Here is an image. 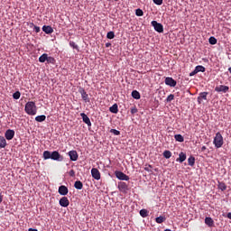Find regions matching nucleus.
<instances>
[{"label": "nucleus", "instance_id": "a211bd4d", "mask_svg": "<svg viewBox=\"0 0 231 231\" xmlns=\"http://www.w3.org/2000/svg\"><path fill=\"white\" fill-rule=\"evenodd\" d=\"M185 160H187V154L183 152H181L179 154V158L176 160V162H180V163H183V162H185Z\"/></svg>", "mask_w": 231, "mask_h": 231}, {"label": "nucleus", "instance_id": "4c0bfd02", "mask_svg": "<svg viewBox=\"0 0 231 231\" xmlns=\"http://www.w3.org/2000/svg\"><path fill=\"white\" fill-rule=\"evenodd\" d=\"M152 165L151 164H148V165H145L144 167V171H146V172H152Z\"/></svg>", "mask_w": 231, "mask_h": 231}, {"label": "nucleus", "instance_id": "bb28decb", "mask_svg": "<svg viewBox=\"0 0 231 231\" xmlns=\"http://www.w3.org/2000/svg\"><path fill=\"white\" fill-rule=\"evenodd\" d=\"M195 69L197 70L198 73L201 72V73H205L206 69L205 67L201 66V65H198Z\"/></svg>", "mask_w": 231, "mask_h": 231}, {"label": "nucleus", "instance_id": "7ed1b4c3", "mask_svg": "<svg viewBox=\"0 0 231 231\" xmlns=\"http://www.w3.org/2000/svg\"><path fill=\"white\" fill-rule=\"evenodd\" d=\"M118 190L123 194H127L129 192V184H126L124 181H120L117 184Z\"/></svg>", "mask_w": 231, "mask_h": 231}, {"label": "nucleus", "instance_id": "20e7f679", "mask_svg": "<svg viewBox=\"0 0 231 231\" xmlns=\"http://www.w3.org/2000/svg\"><path fill=\"white\" fill-rule=\"evenodd\" d=\"M115 174L117 180H121L122 181H129V176H127L125 173L116 171Z\"/></svg>", "mask_w": 231, "mask_h": 231}, {"label": "nucleus", "instance_id": "58836bf2", "mask_svg": "<svg viewBox=\"0 0 231 231\" xmlns=\"http://www.w3.org/2000/svg\"><path fill=\"white\" fill-rule=\"evenodd\" d=\"M173 99H174V94H170L166 98V102H172Z\"/></svg>", "mask_w": 231, "mask_h": 231}, {"label": "nucleus", "instance_id": "412c9836", "mask_svg": "<svg viewBox=\"0 0 231 231\" xmlns=\"http://www.w3.org/2000/svg\"><path fill=\"white\" fill-rule=\"evenodd\" d=\"M110 113H114V115H116L118 113V105L114 104L112 106L109 107Z\"/></svg>", "mask_w": 231, "mask_h": 231}, {"label": "nucleus", "instance_id": "cd10ccee", "mask_svg": "<svg viewBox=\"0 0 231 231\" xmlns=\"http://www.w3.org/2000/svg\"><path fill=\"white\" fill-rule=\"evenodd\" d=\"M174 138L176 140V142H185V139L183 138V135L181 134H175Z\"/></svg>", "mask_w": 231, "mask_h": 231}, {"label": "nucleus", "instance_id": "a878e982", "mask_svg": "<svg viewBox=\"0 0 231 231\" xmlns=\"http://www.w3.org/2000/svg\"><path fill=\"white\" fill-rule=\"evenodd\" d=\"M162 156H164L166 158V160H169V158H171V156H172V152H171V151H169V150H165L162 153Z\"/></svg>", "mask_w": 231, "mask_h": 231}, {"label": "nucleus", "instance_id": "4468645a", "mask_svg": "<svg viewBox=\"0 0 231 231\" xmlns=\"http://www.w3.org/2000/svg\"><path fill=\"white\" fill-rule=\"evenodd\" d=\"M80 116L84 122V124H87V125L88 127H91V120L89 119V117L88 116V115L84 114V113H81L80 114Z\"/></svg>", "mask_w": 231, "mask_h": 231}, {"label": "nucleus", "instance_id": "3c124183", "mask_svg": "<svg viewBox=\"0 0 231 231\" xmlns=\"http://www.w3.org/2000/svg\"><path fill=\"white\" fill-rule=\"evenodd\" d=\"M110 46H111V43H110V42L106 43V48H109Z\"/></svg>", "mask_w": 231, "mask_h": 231}, {"label": "nucleus", "instance_id": "423d86ee", "mask_svg": "<svg viewBox=\"0 0 231 231\" xmlns=\"http://www.w3.org/2000/svg\"><path fill=\"white\" fill-rule=\"evenodd\" d=\"M79 93H80L81 98L82 100H84V102L86 103L90 102L89 96L88 95V92H86V89H84L83 88H80L79 89Z\"/></svg>", "mask_w": 231, "mask_h": 231}, {"label": "nucleus", "instance_id": "a18cd8bd", "mask_svg": "<svg viewBox=\"0 0 231 231\" xmlns=\"http://www.w3.org/2000/svg\"><path fill=\"white\" fill-rule=\"evenodd\" d=\"M33 30L36 33H39V32H41V27L34 25Z\"/></svg>", "mask_w": 231, "mask_h": 231}, {"label": "nucleus", "instance_id": "09e8293b", "mask_svg": "<svg viewBox=\"0 0 231 231\" xmlns=\"http://www.w3.org/2000/svg\"><path fill=\"white\" fill-rule=\"evenodd\" d=\"M205 151H207V146H202V147H201V152H205Z\"/></svg>", "mask_w": 231, "mask_h": 231}, {"label": "nucleus", "instance_id": "39448f33", "mask_svg": "<svg viewBox=\"0 0 231 231\" xmlns=\"http://www.w3.org/2000/svg\"><path fill=\"white\" fill-rule=\"evenodd\" d=\"M152 26H153L155 32L158 33H163V25L156 21H152Z\"/></svg>", "mask_w": 231, "mask_h": 231}, {"label": "nucleus", "instance_id": "7c9ffc66", "mask_svg": "<svg viewBox=\"0 0 231 231\" xmlns=\"http://www.w3.org/2000/svg\"><path fill=\"white\" fill-rule=\"evenodd\" d=\"M140 216L142 217H147V216H149V211H147V209H141Z\"/></svg>", "mask_w": 231, "mask_h": 231}, {"label": "nucleus", "instance_id": "1a4fd4ad", "mask_svg": "<svg viewBox=\"0 0 231 231\" xmlns=\"http://www.w3.org/2000/svg\"><path fill=\"white\" fill-rule=\"evenodd\" d=\"M51 160H54L56 162H62L63 157L62 155H60V153H59V152L54 151L51 152Z\"/></svg>", "mask_w": 231, "mask_h": 231}, {"label": "nucleus", "instance_id": "c9c22d12", "mask_svg": "<svg viewBox=\"0 0 231 231\" xmlns=\"http://www.w3.org/2000/svg\"><path fill=\"white\" fill-rule=\"evenodd\" d=\"M209 44H212V45L217 44V40L214 36H211L209 38Z\"/></svg>", "mask_w": 231, "mask_h": 231}, {"label": "nucleus", "instance_id": "c03bdc74", "mask_svg": "<svg viewBox=\"0 0 231 231\" xmlns=\"http://www.w3.org/2000/svg\"><path fill=\"white\" fill-rule=\"evenodd\" d=\"M69 45L74 48V50H77L79 48V45L76 44L74 42H70Z\"/></svg>", "mask_w": 231, "mask_h": 231}, {"label": "nucleus", "instance_id": "ea45409f", "mask_svg": "<svg viewBox=\"0 0 231 231\" xmlns=\"http://www.w3.org/2000/svg\"><path fill=\"white\" fill-rule=\"evenodd\" d=\"M130 113H131V115H136V113H138V108H136V106H133L130 109Z\"/></svg>", "mask_w": 231, "mask_h": 231}, {"label": "nucleus", "instance_id": "f3484780", "mask_svg": "<svg viewBox=\"0 0 231 231\" xmlns=\"http://www.w3.org/2000/svg\"><path fill=\"white\" fill-rule=\"evenodd\" d=\"M42 32L50 35L51 33H53V28L50 25H43Z\"/></svg>", "mask_w": 231, "mask_h": 231}, {"label": "nucleus", "instance_id": "f8f14e48", "mask_svg": "<svg viewBox=\"0 0 231 231\" xmlns=\"http://www.w3.org/2000/svg\"><path fill=\"white\" fill-rule=\"evenodd\" d=\"M69 156L71 162H77L79 160V153L75 150L69 152Z\"/></svg>", "mask_w": 231, "mask_h": 231}, {"label": "nucleus", "instance_id": "49530a36", "mask_svg": "<svg viewBox=\"0 0 231 231\" xmlns=\"http://www.w3.org/2000/svg\"><path fill=\"white\" fill-rule=\"evenodd\" d=\"M194 75H198V70L196 69L189 73V77H194Z\"/></svg>", "mask_w": 231, "mask_h": 231}, {"label": "nucleus", "instance_id": "8fccbe9b", "mask_svg": "<svg viewBox=\"0 0 231 231\" xmlns=\"http://www.w3.org/2000/svg\"><path fill=\"white\" fill-rule=\"evenodd\" d=\"M226 217H227L228 219H231V212L227 213Z\"/></svg>", "mask_w": 231, "mask_h": 231}, {"label": "nucleus", "instance_id": "f704fd0d", "mask_svg": "<svg viewBox=\"0 0 231 231\" xmlns=\"http://www.w3.org/2000/svg\"><path fill=\"white\" fill-rule=\"evenodd\" d=\"M135 15H137V17L143 16V11L142 9H136L135 10Z\"/></svg>", "mask_w": 231, "mask_h": 231}, {"label": "nucleus", "instance_id": "dca6fc26", "mask_svg": "<svg viewBox=\"0 0 231 231\" xmlns=\"http://www.w3.org/2000/svg\"><path fill=\"white\" fill-rule=\"evenodd\" d=\"M208 95V92H201L199 93L197 100L199 104H201V100H207V97Z\"/></svg>", "mask_w": 231, "mask_h": 231}, {"label": "nucleus", "instance_id": "79ce46f5", "mask_svg": "<svg viewBox=\"0 0 231 231\" xmlns=\"http://www.w3.org/2000/svg\"><path fill=\"white\" fill-rule=\"evenodd\" d=\"M153 3L154 5L161 6V5H163V0H153Z\"/></svg>", "mask_w": 231, "mask_h": 231}, {"label": "nucleus", "instance_id": "864d4df0", "mask_svg": "<svg viewBox=\"0 0 231 231\" xmlns=\"http://www.w3.org/2000/svg\"><path fill=\"white\" fill-rule=\"evenodd\" d=\"M0 203H3V196L0 195Z\"/></svg>", "mask_w": 231, "mask_h": 231}, {"label": "nucleus", "instance_id": "b1692460", "mask_svg": "<svg viewBox=\"0 0 231 231\" xmlns=\"http://www.w3.org/2000/svg\"><path fill=\"white\" fill-rule=\"evenodd\" d=\"M132 97L133 98H134L135 100H140L141 96H140V92H138L137 90H134L132 92Z\"/></svg>", "mask_w": 231, "mask_h": 231}, {"label": "nucleus", "instance_id": "5701e85b", "mask_svg": "<svg viewBox=\"0 0 231 231\" xmlns=\"http://www.w3.org/2000/svg\"><path fill=\"white\" fill-rule=\"evenodd\" d=\"M6 147V139L4 136H0V148L5 149Z\"/></svg>", "mask_w": 231, "mask_h": 231}, {"label": "nucleus", "instance_id": "9d476101", "mask_svg": "<svg viewBox=\"0 0 231 231\" xmlns=\"http://www.w3.org/2000/svg\"><path fill=\"white\" fill-rule=\"evenodd\" d=\"M91 175L92 178H94V180H100L101 176H100V171H98V169L97 168H92L91 169Z\"/></svg>", "mask_w": 231, "mask_h": 231}, {"label": "nucleus", "instance_id": "473e14b6", "mask_svg": "<svg viewBox=\"0 0 231 231\" xmlns=\"http://www.w3.org/2000/svg\"><path fill=\"white\" fill-rule=\"evenodd\" d=\"M47 62H48V64H55V62H56L55 58H53L51 56H50V57L47 56Z\"/></svg>", "mask_w": 231, "mask_h": 231}, {"label": "nucleus", "instance_id": "ddd939ff", "mask_svg": "<svg viewBox=\"0 0 231 231\" xmlns=\"http://www.w3.org/2000/svg\"><path fill=\"white\" fill-rule=\"evenodd\" d=\"M5 136L7 140H14V136H15V131L8 129L5 131Z\"/></svg>", "mask_w": 231, "mask_h": 231}, {"label": "nucleus", "instance_id": "6ab92c4d", "mask_svg": "<svg viewBox=\"0 0 231 231\" xmlns=\"http://www.w3.org/2000/svg\"><path fill=\"white\" fill-rule=\"evenodd\" d=\"M74 187L75 189H77L78 190H82V189H84V184L82 183V181L80 180H77L74 183Z\"/></svg>", "mask_w": 231, "mask_h": 231}, {"label": "nucleus", "instance_id": "c85d7f7f", "mask_svg": "<svg viewBox=\"0 0 231 231\" xmlns=\"http://www.w3.org/2000/svg\"><path fill=\"white\" fill-rule=\"evenodd\" d=\"M45 60H48V54L47 53H43L39 58V62H44Z\"/></svg>", "mask_w": 231, "mask_h": 231}, {"label": "nucleus", "instance_id": "37998d69", "mask_svg": "<svg viewBox=\"0 0 231 231\" xmlns=\"http://www.w3.org/2000/svg\"><path fill=\"white\" fill-rule=\"evenodd\" d=\"M69 176H70L71 178H75V170H70L69 171Z\"/></svg>", "mask_w": 231, "mask_h": 231}, {"label": "nucleus", "instance_id": "de8ad7c7", "mask_svg": "<svg viewBox=\"0 0 231 231\" xmlns=\"http://www.w3.org/2000/svg\"><path fill=\"white\" fill-rule=\"evenodd\" d=\"M221 190H226V186L225 184L221 185Z\"/></svg>", "mask_w": 231, "mask_h": 231}, {"label": "nucleus", "instance_id": "2eb2a0df", "mask_svg": "<svg viewBox=\"0 0 231 231\" xmlns=\"http://www.w3.org/2000/svg\"><path fill=\"white\" fill-rule=\"evenodd\" d=\"M60 207H69V199H67V197H62L60 199Z\"/></svg>", "mask_w": 231, "mask_h": 231}, {"label": "nucleus", "instance_id": "9b49d317", "mask_svg": "<svg viewBox=\"0 0 231 231\" xmlns=\"http://www.w3.org/2000/svg\"><path fill=\"white\" fill-rule=\"evenodd\" d=\"M58 192L60 196H68L69 189H68V187L61 185L59 187Z\"/></svg>", "mask_w": 231, "mask_h": 231}, {"label": "nucleus", "instance_id": "2f4dec72", "mask_svg": "<svg viewBox=\"0 0 231 231\" xmlns=\"http://www.w3.org/2000/svg\"><path fill=\"white\" fill-rule=\"evenodd\" d=\"M165 219L166 218L164 217L160 216V217L155 218V221H156V223H158L160 225V224L163 223L165 221Z\"/></svg>", "mask_w": 231, "mask_h": 231}, {"label": "nucleus", "instance_id": "c756f323", "mask_svg": "<svg viewBox=\"0 0 231 231\" xmlns=\"http://www.w3.org/2000/svg\"><path fill=\"white\" fill-rule=\"evenodd\" d=\"M36 122H44L46 120V116L42 115L35 117Z\"/></svg>", "mask_w": 231, "mask_h": 231}, {"label": "nucleus", "instance_id": "6e6552de", "mask_svg": "<svg viewBox=\"0 0 231 231\" xmlns=\"http://www.w3.org/2000/svg\"><path fill=\"white\" fill-rule=\"evenodd\" d=\"M164 82L166 86H170V88H176V84H178V82H176V80L171 77L165 78Z\"/></svg>", "mask_w": 231, "mask_h": 231}, {"label": "nucleus", "instance_id": "5fc2aeb1", "mask_svg": "<svg viewBox=\"0 0 231 231\" xmlns=\"http://www.w3.org/2000/svg\"><path fill=\"white\" fill-rule=\"evenodd\" d=\"M115 1H118V0H115Z\"/></svg>", "mask_w": 231, "mask_h": 231}, {"label": "nucleus", "instance_id": "72a5a7b5", "mask_svg": "<svg viewBox=\"0 0 231 231\" xmlns=\"http://www.w3.org/2000/svg\"><path fill=\"white\" fill-rule=\"evenodd\" d=\"M13 98H14V100H19V98H21V92L16 91L13 94Z\"/></svg>", "mask_w": 231, "mask_h": 231}, {"label": "nucleus", "instance_id": "aec40b11", "mask_svg": "<svg viewBox=\"0 0 231 231\" xmlns=\"http://www.w3.org/2000/svg\"><path fill=\"white\" fill-rule=\"evenodd\" d=\"M205 224H206L208 226L212 227V226H214V220L212 219V217H207L205 218Z\"/></svg>", "mask_w": 231, "mask_h": 231}, {"label": "nucleus", "instance_id": "f257e3e1", "mask_svg": "<svg viewBox=\"0 0 231 231\" xmlns=\"http://www.w3.org/2000/svg\"><path fill=\"white\" fill-rule=\"evenodd\" d=\"M24 109L27 115H31L32 116L37 115V106H35V102L33 101L27 102Z\"/></svg>", "mask_w": 231, "mask_h": 231}, {"label": "nucleus", "instance_id": "393cba45", "mask_svg": "<svg viewBox=\"0 0 231 231\" xmlns=\"http://www.w3.org/2000/svg\"><path fill=\"white\" fill-rule=\"evenodd\" d=\"M43 159L44 160H51V152L50 151H44L43 152Z\"/></svg>", "mask_w": 231, "mask_h": 231}, {"label": "nucleus", "instance_id": "4be33fe9", "mask_svg": "<svg viewBox=\"0 0 231 231\" xmlns=\"http://www.w3.org/2000/svg\"><path fill=\"white\" fill-rule=\"evenodd\" d=\"M195 164H196V158H194V156H190L188 159V165H189V167H194Z\"/></svg>", "mask_w": 231, "mask_h": 231}, {"label": "nucleus", "instance_id": "f03ea898", "mask_svg": "<svg viewBox=\"0 0 231 231\" xmlns=\"http://www.w3.org/2000/svg\"><path fill=\"white\" fill-rule=\"evenodd\" d=\"M213 143L217 149H221V147H223V143H225V142L223 141V135L221 133L217 132L216 134Z\"/></svg>", "mask_w": 231, "mask_h": 231}, {"label": "nucleus", "instance_id": "a19ab883", "mask_svg": "<svg viewBox=\"0 0 231 231\" xmlns=\"http://www.w3.org/2000/svg\"><path fill=\"white\" fill-rule=\"evenodd\" d=\"M110 133H113V134H115L116 136L120 135V131H118L116 129H111Z\"/></svg>", "mask_w": 231, "mask_h": 231}, {"label": "nucleus", "instance_id": "e433bc0d", "mask_svg": "<svg viewBox=\"0 0 231 231\" xmlns=\"http://www.w3.org/2000/svg\"><path fill=\"white\" fill-rule=\"evenodd\" d=\"M106 37L108 39H115V32H113V31L108 32L106 34Z\"/></svg>", "mask_w": 231, "mask_h": 231}, {"label": "nucleus", "instance_id": "0eeeda50", "mask_svg": "<svg viewBox=\"0 0 231 231\" xmlns=\"http://www.w3.org/2000/svg\"><path fill=\"white\" fill-rule=\"evenodd\" d=\"M229 89L230 88L225 85H219L215 88V91H217V93H228Z\"/></svg>", "mask_w": 231, "mask_h": 231}, {"label": "nucleus", "instance_id": "603ef678", "mask_svg": "<svg viewBox=\"0 0 231 231\" xmlns=\"http://www.w3.org/2000/svg\"><path fill=\"white\" fill-rule=\"evenodd\" d=\"M28 231H39V230H37L35 228H29Z\"/></svg>", "mask_w": 231, "mask_h": 231}]
</instances>
